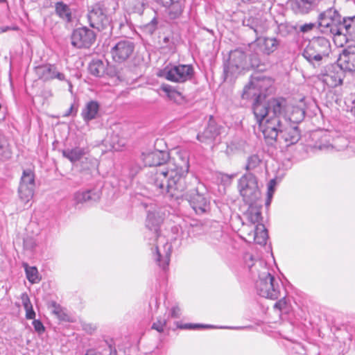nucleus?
Masks as SVG:
<instances>
[{"label":"nucleus","instance_id":"obj_12","mask_svg":"<svg viewBox=\"0 0 355 355\" xmlns=\"http://www.w3.org/2000/svg\"><path fill=\"white\" fill-rule=\"evenodd\" d=\"M184 191L185 190L182 192V195L178 198L184 196L196 214H202L209 210V202L204 194L199 192L198 188L191 189L186 193H184Z\"/></svg>","mask_w":355,"mask_h":355},{"label":"nucleus","instance_id":"obj_57","mask_svg":"<svg viewBox=\"0 0 355 355\" xmlns=\"http://www.w3.org/2000/svg\"><path fill=\"white\" fill-rule=\"evenodd\" d=\"M42 96L47 98L53 96V93L51 89H45L42 92Z\"/></svg>","mask_w":355,"mask_h":355},{"label":"nucleus","instance_id":"obj_53","mask_svg":"<svg viewBox=\"0 0 355 355\" xmlns=\"http://www.w3.org/2000/svg\"><path fill=\"white\" fill-rule=\"evenodd\" d=\"M170 315L173 318H178L180 316V309L178 306H173L170 313Z\"/></svg>","mask_w":355,"mask_h":355},{"label":"nucleus","instance_id":"obj_21","mask_svg":"<svg viewBox=\"0 0 355 355\" xmlns=\"http://www.w3.org/2000/svg\"><path fill=\"white\" fill-rule=\"evenodd\" d=\"M249 205L248 209L244 212L243 216L247 223L251 225H257L262 223L261 205H257V202L247 203Z\"/></svg>","mask_w":355,"mask_h":355},{"label":"nucleus","instance_id":"obj_16","mask_svg":"<svg viewBox=\"0 0 355 355\" xmlns=\"http://www.w3.org/2000/svg\"><path fill=\"white\" fill-rule=\"evenodd\" d=\"M164 219V214L160 210L148 211L146 220V227L152 233L151 239H160V226Z\"/></svg>","mask_w":355,"mask_h":355},{"label":"nucleus","instance_id":"obj_56","mask_svg":"<svg viewBox=\"0 0 355 355\" xmlns=\"http://www.w3.org/2000/svg\"><path fill=\"white\" fill-rule=\"evenodd\" d=\"M156 2H157L158 3L161 4L162 6H163L164 7H167L168 6V5H171V1H173V0H155Z\"/></svg>","mask_w":355,"mask_h":355},{"label":"nucleus","instance_id":"obj_30","mask_svg":"<svg viewBox=\"0 0 355 355\" xmlns=\"http://www.w3.org/2000/svg\"><path fill=\"white\" fill-rule=\"evenodd\" d=\"M184 3L185 0H173L171 5H168V6L166 7L168 10V15L171 19H177L182 15Z\"/></svg>","mask_w":355,"mask_h":355},{"label":"nucleus","instance_id":"obj_27","mask_svg":"<svg viewBox=\"0 0 355 355\" xmlns=\"http://www.w3.org/2000/svg\"><path fill=\"white\" fill-rule=\"evenodd\" d=\"M55 12L63 21L69 23L72 21V12L70 7L63 1L55 3Z\"/></svg>","mask_w":355,"mask_h":355},{"label":"nucleus","instance_id":"obj_46","mask_svg":"<svg viewBox=\"0 0 355 355\" xmlns=\"http://www.w3.org/2000/svg\"><path fill=\"white\" fill-rule=\"evenodd\" d=\"M157 20L156 17H154L149 23L144 26V28L148 33L153 34L157 29Z\"/></svg>","mask_w":355,"mask_h":355},{"label":"nucleus","instance_id":"obj_60","mask_svg":"<svg viewBox=\"0 0 355 355\" xmlns=\"http://www.w3.org/2000/svg\"><path fill=\"white\" fill-rule=\"evenodd\" d=\"M352 108H351V112L354 115L355 114V98L352 101Z\"/></svg>","mask_w":355,"mask_h":355},{"label":"nucleus","instance_id":"obj_61","mask_svg":"<svg viewBox=\"0 0 355 355\" xmlns=\"http://www.w3.org/2000/svg\"><path fill=\"white\" fill-rule=\"evenodd\" d=\"M62 82H66L68 84L69 87V91L71 92V89L73 87L71 82L69 80H68L67 78V80H63Z\"/></svg>","mask_w":355,"mask_h":355},{"label":"nucleus","instance_id":"obj_47","mask_svg":"<svg viewBox=\"0 0 355 355\" xmlns=\"http://www.w3.org/2000/svg\"><path fill=\"white\" fill-rule=\"evenodd\" d=\"M32 324L37 334H42L45 331V327L40 320L34 319Z\"/></svg>","mask_w":355,"mask_h":355},{"label":"nucleus","instance_id":"obj_19","mask_svg":"<svg viewBox=\"0 0 355 355\" xmlns=\"http://www.w3.org/2000/svg\"><path fill=\"white\" fill-rule=\"evenodd\" d=\"M348 37L351 40H355V16L344 17L340 30V37H339L340 42L338 45L343 46V42L348 40Z\"/></svg>","mask_w":355,"mask_h":355},{"label":"nucleus","instance_id":"obj_59","mask_svg":"<svg viewBox=\"0 0 355 355\" xmlns=\"http://www.w3.org/2000/svg\"><path fill=\"white\" fill-rule=\"evenodd\" d=\"M85 355H99V354H98L94 350L89 349L87 352V353Z\"/></svg>","mask_w":355,"mask_h":355},{"label":"nucleus","instance_id":"obj_55","mask_svg":"<svg viewBox=\"0 0 355 355\" xmlns=\"http://www.w3.org/2000/svg\"><path fill=\"white\" fill-rule=\"evenodd\" d=\"M74 110V105H71V107L69 108V110L63 114V116L67 117L70 115H71L73 113ZM77 112V108L74 111V114H76Z\"/></svg>","mask_w":355,"mask_h":355},{"label":"nucleus","instance_id":"obj_33","mask_svg":"<svg viewBox=\"0 0 355 355\" xmlns=\"http://www.w3.org/2000/svg\"><path fill=\"white\" fill-rule=\"evenodd\" d=\"M21 300L24 308L26 311V318L27 319L31 320L35 319V312L33 310V305L31 302L30 298L26 293H23L21 295Z\"/></svg>","mask_w":355,"mask_h":355},{"label":"nucleus","instance_id":"obj_48","mask_svg":"<svg viewBox=\"0 0 355 355\" xmlns=\"http://www.w3.org/2000/svg\"><path fill=\"white\" fill-rule=\"evenodd\" d=\"M166 324V320H157V322H154L152 325V329L157 330L159 332L164 331V327Z\"/></svg>","mask_w":355,"mask_h":355},{"label":"nucleus","instance_id":"obj_38","mask_svg":"<svg viewBox=\"0 0 355 355\" xmlns=\"http://www.w3.org/2000/svg\"><path fill=\"white\" fill-rule=\"evenodd\" d=\"M262 162V158L258 154L250 155L247 159L245 169L247 171H252L257 168Z\"/></svg>","mask_w":355,"mask_h":355},{"label":"nucleus","instance_id":"obj_4","mask_svg":"<svg viewBox=\"0 0 355 355\" xmlns=\"http://www.w3.org/2000/svg\"><path fill=\"white\" fill-rule=\"evenodd\" d=\"M282 287L280 280L275 279L268 268L263 267L255 283L258 295L266 298L277 300L281 295Z\"/></svg>","mask_w":355,"mask_h":355},{"label":"nucleus","instance_id":"obj_9","mask_svg":"<svg viewBox=\"0 0 355 355\" xmlns=\"http://www.w3.org/2000/svg\"><path fill=\"white\" fill-rule=\"evenodd\" d=\"M90 26L98 31H111V19L107 14L104 3L93 5L87 13Z\"/></svg>","mask_w":355,"mask_h":355},{"label":"nucleus","instance_id":"obj_10","mask_svg":"<svg viewBox=\"0 0 355 355\" xmlns=\"http://www.w3.org/2000/svg\"><path fill=\"white\" fill-rule=\"evenodd\" d=\"M288 122L282 123L281 127L277 128V135L275 137L264 138L267 143L272 144L278 141L288 147L296 144L300 139V132L297 125H291Z\"/></svg>","mask_w":355,"mask_h":355},{"label":"nucleus","instance_id":"obj_1","mask_svg":"<svg viewBox=\"0 0 355 355\" xmlns=\"http://www.w3.org/2000/svg\"><path fill=\"white\" fill-rule=\"evenodd\" d=\"M142 159L146 166L158 167L151 178V183L160 193L178 199L187 189L186 176L189 162L187 152H177L170 157L166 151L155 150L142 153Z\"/></svg>","mask_w":355,"mask_h":355},{"label":"nucleus","instance_id":"obj_51","mask_svg":"<svg viewBox=\"0 0 355 355\" xmlns=\"http://www.w3.org/2000/svg\"><path fill=\"white\" fill-rule=\"evenodd\" d=\"M244 259L246 266L249 268V269H251L254 265L253 256L249 253H247L245 254Z\"/></svg>","mask_w":355,"mask_h":355},{"label":"nucleus","instance_id":"obj_62","mask_svg":"<svg viewBox=\"0 0 355 355\" xmlns=\"http://www.w3.org/2000/svg\"><path fill=\"white\" fill-rule=\"evenodd\" d=\"M10 28L9 26H5V27H2L1 28V32H6L8 30H10Z\"/></svg>","mask_w":355,"mask_h":355},{"label":"nucleus","instance_id":"obj_43","mask_svg":"<svg viewBox=\"0 0 355 355\" xmlns=\"http://www.w3.org/2000/svg\"><path fill=\"white\" fill-rule=\"evenodd\" d=\"M274 309L284 313L288 311V306L285 297L280 299L274 304Z\"/></svg>","mask_w":355,"mask_h":355},{"label":"nucleus","instance_id":"obj_63","mask_svg":"<svg viewBox=\"0 0 355 355\" xmlns=\"http://www.w3.org/2000/svg\"><path fill=\"white\" fill-rule=\"evenodd\" d=\"M297 112H298L299 114H300V116H301V119H300V121H301L303 117H304V112L300 110H297Z\"/></svg>","mask_w":355,"mask_h":355},{"label":"nucleus","instance_id":"obj_34","mask_svg":"<svg viewBox=\"0 0 355 355\" xmlns=\"http://www.w3.org/2000/svg\"><path fill=\"white\" fill-rule=\"evenodd\" d=\"M248 70L250 69H258L261 71L263 70L261 67L263 66V64L258 52L254 51V53H248Z\"/></svg>","mask_w":355,"mask_h":355},{"label":"nucleus","instance_id":"obj_45","mask_svg":"<svg viewBox=\"0 0 355 355\" xmlns=\"http://www.w3.org/2000/svg\"><path fill=\"white\" fill-rule=\"evenodd\" d=\"M125 145V141L123 139H117L115 135L112 136L111 146L114 150H119Z\"/></svg>","mask_w":355,"mask_h":355},{"label":"nucleus","instance_id":"obj_42","mask_svg":"<svg viewBox=\"0 0 355 355\" xmlns=\"http://www.w3.org/2000/svg\"><path fill=\"white\" fill-rule=\"evenodd\" d=\"M297 27L296 33H306L311 32L315 27V23H306L304 24H295Z\"/></svg>","mask_w":355,"mask_h":355},{"label":"nucleus","instance_id":"obj_58","mask_svg":"<svg viewBox=\"0 0 355 355\" xmlns=\"http://www.w3.org/2000/svg\"><path fill=\"white\" fill-rule=\"evenodd\" d=\"M276 185V180L275 179L270 180L268 186L270 187H275Z\"/></svg>","mask_w":355,"mask_h":355},{"label":"nucleus","instance_id":"obj_64","mask_svg":"<svg viewBox=\"0 0 355 355\" xmlns=\"http://www.w3.org/2000/svg\"><path fill=\"white\" fill-rule=\"evenodd\" d=\"M243 225L244 226V228L246 227H250V226L248 225V224H245L244 222L242 223Z\"/></svg>","mask_w":355,"mask_h":355},{"label":"nucleus","instance_id":"obj_11","mask_svg":"<svg viewBox=\"0 0 355 355\" xmlns=\"http://www.w3.org/2000/svg\"><path fill=\"white\" fill-rule=\"evenodd\" d=\"M224 128L216 123L212 116H210L207 125L205 126L202 132H200L197 135V139L205 144L211 145L222 132Z\"/></svg>","mask_w":355,"mask_h":355},{"label":"nucleus","instance_id":"obj_26","mask_svg":"<svg viewBox=\"0 0 355 355\" xmlns=\"http://www.w3.org/2000/svg\"><path fill=\"white\" fill-rule=\"evenodd\" d=\"M171 252V245L167 242L163 245V252H161L158 245H156L155 259L163 270H165L169 264Z\"/></svg>","mask_w":355,"mask_h":355},{"label":"nucleus","instance_id":"obj_25","mask_svg":"<svg viewBox=\"0 0 355 355\" xmlns=\"http://www.w3.org/2000/svg\"><path fill=\"white\" fill-rule=\"evenodd\" d=\"M100 109L99 103L96 101L87 102L81 111V116L83 121L88 123L92 120L96 119L98 116Z\"/></svg>","mask_w":355,"mask_h":355},{"label":"nucleus","instance_id":"obj_50","mask_svg":"<svg viewBox=\"0 0 355 355\" xmlns=\"http://www.w3.org/2000/svg\"><path fill=\"white\" fill-rule=\"evenodd\" d=\"M35 245V243L31 237L24 239V246L25 248L32 250Z\"/></svg>","mask_w":355,"mask_h":355},{"label":"nucleus","instance_id":"obj_2","mask_svg":"<svg viewBox=\"0 0 355 355\" xmlns=\"http://www.w3.org/2000/svg\"><path fill=\"white\" fill-rule=\"evenodd\" d=\"M263 80L250 82L243 90V99L254 98L252 112L264 138H273L282 123L291 121L288 117L289 105L284 97H272L266 101L262 92Z\"/></svg>","mask_w":355,"mask_h":355},{"label":"nucleus","instance_id":"obj_49","mask_svg":"<svg viewBox=\"0 0 355 355\" xmlns=\"http://www.w3.org/2000/svg\"><path fill=\"white\" fill-rule=\"evenodd\" d=\"M275 191V187H270L268 186V191H267V199L266 200V206L268 207L270 205L273 193Z\"/></svg>","mask_w":355,"mask_h":355},{"label":"nucleus","instance_id":"obj_20","mask_svg":"<svg viewBox=\"0 0 355 355\" xmlns=\"http://www.w3.org/2000/svg\"><path fill=\"white\" fill-rule=\"evenodd\" d=\"M101 192L99 189H94L85 191H79L74 193L73 201L76 205L85 202H95L101 198Z\"/></svg>","mask_w":355,"mask_h":355},{"label":"nucleus","instance_id":"obj_31","mask_svg":"<svg viewBox=\"0 0 355 355\" xmlns=\"http://www.w3.org/2000/svg\"><path fill=\"white\" fill-rule=\"evenodd\" d=\"M160 89L166 94L169 99L175 102H179L183 99L182 94L170 85L162 84L160 87Z\"/></svg>","mask_w":355,"mask_h":355},{"label":"nucleus","instance_id":"obj_17","mask_svg":"<svg viewBox=\"0 0 355 355\" xmlns=\"http://www.w3.org/2000/svg\"><path fill=\"white\" fill-rule=\"evenodd\" d=\"M106 72L105 75L110 78H116L119 82L128 83L133 80V78L130 76L131 71L127 67H121L114 64H110L106 61Z\"/></svg>","mask_w":355,"mask_h":355},{"label":"nucleus","instance_id":"obj_37","mask_svg":"<svg viewBox=\"0 0 355 355\" xmlns=\"http://www.w3.org/2000/svg\"><path fill=\"white\" fill-rule=\"evenodd\" d=\"M25 271L26 278L31 284L38 283L41 280V278L39 277L38 270L36 267H30L27 264H26Z\"/></svg>","mask_w":355,"mask_h":355},{"label":"nucleus","instance_id":"obj_29","mask_svg":"<svg viewBox=\"0 0 355 355\" xmlns=\"http://www.w3.org/2000/svg\"><path fill=\"white\" fill-rule=\"evenodd\" d=\"M62 156L68 159L71 162L75 163L79 161L85 154V149L80 147L64 149L62 150Z\"/></svg>","mask_w":355,"mask_h":355},{"label":"nucleus","instance_id":"obj_7","mask_svg":"<svg viewBox=\"0 0 355 355\" xmlns=\"http://www.w3.org/2000/svg\"><path fill=\"white\" fill-rule=\"evenodd\" d=\"M238 189L245 203L257 202L261 198L257 178L251 173L241 176L239 180Z\"/></svg>","mask_w":355,"mask_h":355},{"label":"nucleus","instance_id":"obj_52","mask_svg":"<svg viewBox=\"0 0 355 355\" xmlns=\"http://www.w3.org/2000/svg\"><path fill=\"white\" fill-rule=\"evenodd\" d=\"M134 12L139 15H142L144 12V3L141 1H137L134 7Z\"/></svg>","mask_w":355,"mask_h":355},{"label":"nucleus","instance_id":"obj_24","mask_svg":"<svg viewBox=\"0 0 355 355\" xmlns=\"http://www.w3.org/2000/svg\"><path fill=\"white\" fill-rule=\"evenodd\" d=\"M250 239L259 245H265L268 239V232L263 224H258L250 230H246Z\"/></svg>","mask_w":355,"mask_h":355},{"label":"nucleus","instance_id":"obj_3","mask_svg":"<svg viewBox=\"0 0 355 355\" xmlns=\"http://www.w3.org/2000/svg\"><path fill=\"white\" fill-rule=\"evenodd\" d=\"M344 17L335 7H330L318 16V23L321 31L334 37V41L340 37V30Z\"/></svg>","mask_w":355,"mask_h":355},{"label":"nucleus","instance_id":"obj_5","mask_svg":"<svg viewBox=\"0 0 355 355\" xmlns=\"http://www.w3.org/2000/svg\"><path fill=\"white\" fill-rule=\"evenodd\" d=\"M331 52L329 41L324 37H313L303 51V57L313 66H320Z\"/></svg>","mask_w":355,"mask_h":355},{"label":"nucleus","instance_id":"obj_36","mask_svg":"<svg viewBox=\"0 0 355 355\" xmlns=\"http://www.w3.org/2000/svg\"><path fill=\"white\" fill-rule=\"evenodd\" d=\"M12 151L8 141L4 138H0V159L6 161L11 158Z\"/></svg>","mask_w":355,"mask_h":355},{"label":"nucleus","instance_id":"obj_44","mask_svg":"<svg viewBox=\"0 0 355 355\" xmlns=\"http://www.w3.org/2000/svg\"><path fill=\"white\" fill-rule=\"evenodd\" d=\"M180 329H206V328H214L212 325L202 324H192L187 323L180 327Z\"/></svg>","mask_w":355,"mask_h":355},{"label":"nucleus","instance_id":"obj_15","mask_svg":"<svg viewBox=\"0 0 355 355\" xmlns=\"http://www.w3.org/2000/svg\"><path fill=\"white\" fill-rule=\"evenodd\" d=\"M35 71L38 78L44 82L54 79L59 81L67 80L65 74L54 64L47 63L39 65L35 68Z\"/></svg>","mask_w":355,"mask_h":355},{"label":"nucleus","instance_id":"obj_54","mask_svg":"<svg viewBox=\"0 0 355 355\" xmlns=\"http://www.w3.org/2000/svg\"><path fill=\"white\" fill-rule=\"evenodd\" d=\"M104 351L105 352H109V355H117L115 347H113L110 344L107 345V349H105Z\"/></svg>","mask_w":355,"mask_h":355},{"label":"nucleus","instance_id":"obj_14","mask_svg":"<svg viewBox=\"0 0 355 355\" xmlns=\"http://www.w3.org/2000/svg\"><path fill=\"white\" fill-rule=\"evenodd\" d=\"M71 44L78 49L89 48L94 42L96 35L93 31L84 26L76 28L71 35Z\"/></svg>","mask_w":355,"mask_h":355},{"label":"nucleus","instance_id":"obj_18","mask_svg":"<svg viewBox=\"0 0 355 355\" xmlns=\"http://www.w3.org/2000/svg\"><path fill=\"white\" fill-rule=\"evenodd\" d=\"M338 62L341 69L355 71V46H349L343 49Z\"/></svg>","mask_w":355,"mask_h":355},{"label":"nucleus","instance_id":"obj_28","mask_svg":"<svg viewBox=\"0 0 355 355\" xmlns=\"http://www.w3.org/2000/svg\"><path fill=\"white\" fill-rule=\"evenodd\" d=\"M106 62L101 60H93L89 64L88 69L92 76L96 77H102L105 75L106 72Z\"/></svg>","mask_w":355,"mask_h":355},{"label":"nucleus","instance_id":"obj_23","mask_svg":"<svg viewBox=\"0 0 355 355\" xmlns=\"http://www.w3.org/2000/svg\"><path fill=\"white\" fill-rule=\"evenodd\" d=\"M316 0H289L291 9L296 14H307L315 6Z\"/></svg>","mask_w":355,"mask_h":355},{"label":"nucleus","instance_id":"obj_32","mask_svg":"<svg viewBox=\"0 0 355 355\" xmlns=\"http://www.w3.org/2000/svg\"><path fill=\"white\" fill-rule=\"evenodd\" d=\"M34 189L35 187L19 184L18 193L21 200L24 203L28 202L33 197Z\"/></svg>","mask_w":355,"mask_h":355},{"label":"nucleus","instance_id":"obj_39","mask_svg":"<svg viewBox=\"0 0 355 355\" xmlns=\"http://www.w3.org/2000/svg\"><path fill=\"white\" fill-rule=\"evenodd\" d=\"M19 184L35 187L34 173L30 169L24 170L23 171Z\"/></svg>","mask_w":355,"mask_h":355},{"label":"nucleus","instance_id":"obj_41","mask_svg":"<svg viewBox=\"0 0 355 355\" xmlns=\"http://www.w3.org/2000/svg\"><path fill=\"white\" fill-rule=\"evenodd\" d=\"M51 306L52 308V313L53 314H55L60 320L65 319L67 315L60 304H57L55 302H52Z\"/></svg>","mask_w":355,"mask_h":355},{"label":"nucleus","instance_id":"obj_40","mask_svg":"<svg viewBox=\"0 0 355 355\" xmlns=\"http://www.w3.org/2000/svg\"><path fill=\"white\" fill-rule=\"evenodd\" d=\"M342 73H340V75L338 73H334V74H328L327 76V81L331 80V87H336L338 85H340L343 84V78H342Z\"/></svg>","mask_w":355,"mask_h":355},{"label":"nucleus","instance_id":"obj_13","mask_svg":"<svg viewBox=\"0 0 355 355\" xmlns=\"http://www.w3.org/2000/svg\"><path fill=\"white\" fill-rule=\"evenodd\" d=\"M135 44L128 40H120L112 47L110 53L113 60L116 62H123L133 54Z\"/></svg>","mask_w":355,"mask_h":355},{"label":"nucleus","instance_id":"obj_35","mask_svg":"<svg viewBox=\"0 0 355 355\" xmlns=\"http://www.w3.org/2000/svg\"><path fill=\"white\" fill-rule=\"evenodd\" d=\"M297 27L288 22L281 23L277 26V33L282 37H286L295 33Z\"/></svg>","mask_w":355,"mask_h":355},{"label":"nucleus","instance_id":"obj_22","mask_svg":"<svg viewBox=\"0 0 355 355\" xmlns=\"http://www.w3.org/2000/svg\"><path fill=\"white\" fill-rule=\"evenodd\" d=\"M256 44L263 53L268 55L279 48L280 40L275 37L258 38Z\"/></svg>","mask_w":355,"mask_h":355},{"label":"nucleus","instance_id":"obj_6","mask_svg":"<svg viewBox=\"0 0 355 355\" xmlns=\"http://www.w3.org/2000/svg\"><path fill=\"white\" fill-rule=\"evenodd\" d=\"M248 51L237 48L231 51L227 62L224 64L223 73L225 78H232L241 73L243 71L248 70Z\"/></svg>","mask_w":355,"mask_h":355},{"label":"nucleus","instance_id":"obj_8","mask_svg":"<svg viewBox=\"0 0 355 355\" xmlns=\"http://www.w3.org/2000/svg\"><path fill=\"white\" fill-rule=\"evenodd\" d=\"M194 75L191 64H168L161 71L159 76L173 83H183L191 80Z\"/></svg>","mask_w":355,"mask_h":355}]
</instances>
